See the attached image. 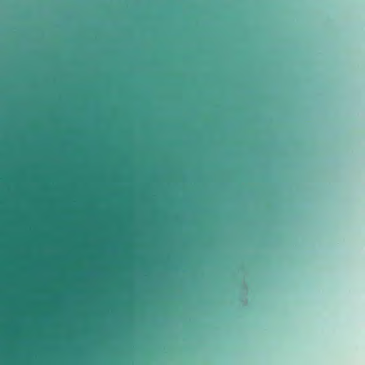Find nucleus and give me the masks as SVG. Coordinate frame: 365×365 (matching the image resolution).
Masks as SVG:
<instances>
[{"instance_id": "nucleus-1", "label": "nucleus", "mask_w": 365, "mask_h": 365, "mask_svg": "<svg viewBox=\"0 0 365 365\" xmlns=\"http://www.w3.org/2000/svg\"><path fill=\"white\" fill-rule=\"evenodd\" d=\"M201 103L203 104V81L201 82ZM205 126V123L204 120V113L203 108H202L201 111V145H200V151H201V174H200V183H201V220H200V232H201V247H203L204 244V232L205 231V220L204 219V212H205V194H204V186L205 183V174L204 173V168L205 164L204 163V152L205 150V145L204 144V128Z\"/></svg>"}]
</instances>
